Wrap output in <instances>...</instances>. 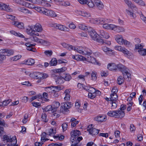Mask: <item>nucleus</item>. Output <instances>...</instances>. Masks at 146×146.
I'll list each match as a JSON object with an SVG mask.
<instances>
[{
  "mask_svg": "<svg viewBox=\"0 0 146 146\" xmlns=\"http://www.w3.org/2000/svg\"><path fill=\"white\" fill-rule=\"evenodd\" d=\"M64 78L58 76L56 78V82L57 84H61L64 83Z\"/></svg>",
  "mask_w": 146,
  "mask_h": 146,
  "instance_id": "obj_27",
  "label": "nucleus"
},
{
  "mask_svg": "<svg viewBox=\"0 0 146 146\" xmlns=\"http://www.w3.org/2000/svg\"><path fill=\"white\" fill-rule=\"evenodd\" d=\"M42 120V121L46 122L48 121L46 119V115L44 113H42L41 116Z\"/></svg>",
  "mask_w": 146,
  "mask_h": 146,
  "instance_id": "obj_51",
  "label": "nucleus"
},
{
  "mask_svg": "<svg viewBox=\"0 0 146 146\" xmlns=\"http://www.w3.org/2000/svg\"><path fill=\"white\" fill-rule=\"evenodd\" d=\"M21 57V55H15L11 58V60L13 61H17L20 59Z\"/></svg>",
  "mask_w": 146,
  "mask_h": 146,
  "instance_id": "obj_54",
  "label": "nucleus"
},
{
  "mask_svg": "<svg viewBox=\"0 0 146 146\" xmlns=\"http://www.w3.org/2000/svg\"><path fill=\"white\" fill-rule=\"evenodd\" d=\"M62 143H52L49 144L48 146H62Z\"/></svg>",
  "mask_w": 146,
  "mask_h": 146,
  "instance_id": "obj_64",
  "label": "nucleus"
},
{
  "mask_svg": "<svg viewBox=\"0 0 146 146\" xmlns=\"http://www.w3.org/2000/svg\"><path fill=\"white\" fill-rule=\"evenodd\" d=\"M57 63V61L56 58H53L50 61L49 64L51 66H55Z\"/></svg>",
  "mask_w": 146,
  "mask_h": 146,
  "instance_id": "obj_40",
  "label": "nucleus"
},
{
  "mask_svg": "<svg viewBox=\"0 0 146 146\" xmlns=\"http://www.w3.org/2000/svg\"><path fill=\"white\" fill-rule=\"evenodd\" d=\"M88 32L92 39L95 40L97 38V35H98L96 32L91 27H89Z\"/></svg>",
  "mask_w": 146,
  "mask_h": 146,
  "instance_id": "obj_8",
  "label": "nucleus"
},
{
  "mask_svg": "<svg viewBox=\"0 0 146 146\" xmlns=\"http://www.w3.org/2000/svg\"><path fill=\"white\" fill-rule=\"evenodd\" d=\"M115 48L116 50L122 52L124 54L128 55L130 54L129 52L125 48H122L120 46H115Z\"/></svg>",
  "mask_w": 146,
  "mask_h": 146,
  "instance_id": "obj_11",
  "label": "nucleus"
},
{
  "mask_svg": "<svg viewBox=\"0 0 146 146\" xmlns=\"http://www.w3.org/2000/svg\"><path fill=\"white\" fill-rule=\"evenodd\" d=\"M96 6L97 8L101 10L102 9L104 5L100 1V0H94Z\"/></svg>",
  "mask_w": 146,
  "mask_h": 146,
  "instance_id": "obj_13",
  "label": "nucleus"
},
{
  "mask_svg": "<svg viewBox=\"0 0 146 146\" xmlns=\"http://www.w3.org/2000/svg\"><path fill=\"white\" fill-rule=\"evenodd\" d=\"M72 105L70 102H66L61 104V106L60 107V111L64 114H67L68 113V110L71 107Z\"/></svg>",
  "mask_w": 146,
  "mask_h": 146,
  "instance_id": "obj_4",
  "label": "nucleus"
},
{
  "mask_svg": "<svg viewBox=\"0 0 146 146\" xmlns=\"http://www.w3.org/2000/svg\"><path fill=\"white\" fill-rule=\"evenodd\" d=\"M0 10H4L7 12L12 11V9L8 5L3 3H0Z\"/></svg>",
  "mask_w": 146,
  "mask_h": 146,
  "instance_id": "obj_10",
  "label": "nucleus"
},
{
  "mask_svg": "<svg viewBox=\"0 0 146 146\" xmlns=\"http://www.w3.org/2000/svg\"><path fill=\"white\" fill-rule=\"evenodd\" d=\"M3 141L4 143L12 142L10 144H8L7 146H18V145H16L17 143V140L15 136L11 138L7 135H5L3 136Z\"/></svg>",
  "mask_w": 146,
  "mask_h": 146,
  "instance_id": "obj_3",
  "label": "nucleus"
},
{
  "mask_svg": "<svg viewBox=\"0 0 146 146\" xmlns=\"http://www.w3.org/2000/svg\"><path fill=\"white\" fill-rule=\"evenodd\" d=\"M46 134L45 132H43L42 133L41 135V140L42 142L48 140L47 138H46Z\"/></svg>",
  "mask_w": 146,
  "mask_h": 146,
  "instance_id": "obj_42",
  "label": "nucleus"
},
{
  "mask_svg": "<svg viewBox=\"0 0 146 146\" xmlns=\"http://www.w3.org/2000/svg\"><path fill=\"white\" fill-rule=\"evenodd\" d=\"M10 32L12 34H13L16 36H19V37L24 38V36L22 34L20 33H18L16 31H10Z\"/></svg>",
  "mask_w": 146,
  "mask_h": 146,
  "instance_id": "obj_35",
  "label": "nucleus"
},
{
  "mask_svg": "<svg viewBox=\"0 0 146 146\" xmlns=\"http://www.w3.org/2000/svg\"><path fill=\"white\" fill-rule=\"evenodd\" d=\"M117 111H110L108 113L107 115L110 116L117 118Z\"/></svg>",
  "mask_w": 146,
  "mask_h": 146,
  "instance_id": "obj_31",
  "label": "nucleus"
},
{
  "mask_svg": "<svg viewBox=\"0 0 146 146\" xmlns=\"http://www.w3.org/2000/svg\"><path fill=\"white\" fill-rule=\"evenodd\" d=\"M11 101L10 99L4 101L2 104V106L4 107L7 106Z\"/></svg>",
  "mask_w": 146,
  "mask_h": 146,
  "instance_id": "obj_46",
  "label": "nucleus"
},
{
  "mask_svg": "<svg viewBox=\"0 0 146 146\" xmlns=\"http://www.w3.org/2000/svg\"><path fill=\"white\" fill-rule=\"evenodd\" d=\"M81 134L80 131L78 130H73L70 132L71 137L70 141L72 142L74 141H77V139L78 138L82 137L81 136H79Z\"/></svg>",
  "mask_w": 146,
  "mask_h": 146,
  "instance_id": "obj_5",
  "label": "nucleus"
},
{
  "mask_svg": "<svg viewBox=\"0 0 146 146\" xmlns=\"http://www.w3.org/2000/svg\"><path fill=\"white\" fill-rule=\"evenodd\" d=\"M37 79H44L48 77V75L45 73L38 72Z\"/></svg>",
  "mask_w": 146,
  "mask_h": 146,
  "instance_id": "obj_14",
  "label": "nucleus"
},
{
  "mask_svg": "<svg viewBox=\"0 0 146 146\" xmlns=\"http://www.w3.org/2000/svg\"><path fill=\"white\" fill-rule=\"evenodd\" d=\"M86 56L85 57H84L82 55H72V58L77 61L86 60L93 64H97L96 59L94 57L90 55Z\"/></svg>",
  "mask_w": 146,
  "mask_h": 146,
  "instance_id": "obj_2",
  "label": "nucleus"
},
{
  "mask_svg": "<svg viewBox=\"0 0 146 146\" xmlns=\"http://www.w3.org/2000/svg\"><path fill=\"white\" fill-rule=\"evenodd\" d=\"M123 39L121 35H117L116 36V40L118 43L121 45L123 44Z\"/></svg>",
  "mask_w": 146,
  "mask_h": 146,
  "instance_id": "obj_25",
  "label": "nucleus"
},
{
  "mask_svg": "<svg viewBox=\"0 0 146 146\" xmlns=\"http://www.w3.org/2000/svg\"><path fill=\"white\" fill-rule=\"evenodd\" d=\"M56 133L55 130H54V129H50L48 131L49 135L50 136H52L53 134H54Z\"/></svg>",
  "mask_w": 146,
  "mask_h": 146,
  "instance_id": "obj_59",
  "label": "nucleus"
},
{
  "mask_svg": "<svg viewBox=\"0 0 146 146\" xmlns=\"http://www.w3.org/2000/svg\"><path fill=\"white\" fill-rule=\"evenodd\" d=\"M44 14L46 15L52 17H55L57 16L56 13L53 11L46 9H45Z\"/></svg>",
  "mask_w": 146,
  "mask_h": 146,
  "instance_id": "obj_9",
  "label": "nucleus"
},
{
  "mask_svg": "<svg viewBox=\"0 0 146 146\" xmlns=\"http://www.w3.org/2000/svg\"><path fill=\"white\" fill-rule=\"evenodd\" d=\"M28 115L27 114H25L24 116V119H23L22 122L24 123H25L27 122V119L28 118Z\"/></svg>",
  "mask_w": 146,
  "mask_h": 146,
  "instance_id": "obj_62",
  "label": "nucleus"
},
{
  "mask_svg": "<svg viewBox=\"0 0 146 146\" xmlns=\"http://www.w3.org/2000/svg\"><path fill=\"white\" fill-rule=\"evenodd\" d=\"M138 52L140 55H146V48H143L141 50H138Z\"/></svg>",
  "mask_w": 146,
  "mask_h": 146,
  "instance_id": "obj_44",
  "label": "nucleus"
},
{
  "mask_svg": "<svg viewBox=\"0 0 146 146\" xmlns=\"http://www.w3.org/2000/svg\"><path fill=\"white\" fill-rule=\"evenodd\" d=\"M94 119L96 121L102 122L106 120V116L104 115H100L95 117Z\"/></svg>",
  "mask_w": 146,
  "mask_h": 146,
  "instance_id": "obj_22",
  "label": "nucleus"
},
{
  "mask_svg": "<svg viewBox=\"0 0 146 146\" xmlns=\"http://www.w3.org/2000/svg\"><path fill=\"white\" fill-rule=\"evenodd\" d=\"M66 70V68L64 67H63L61 68L57 69L56 70V72L57 73H60Z\"/></svg>",
  "mask_w": 146,
  "mask_h": 146,
  "instance_id": "obj_48",
  "label": "nucleus"
},
{
  "mask_svg": "<svg viewBox=\"0 0 146 146\" xmlns=\"http://www.w3.org/2000/svg\"><path fill=\"white\" fill-rule=\"evenodd\" d=\"M103 18H100L98 19H93L90 20V22L91 23L98 24L100 23H102L103 22Z\"/></svg>",
  "mask_w": 146,
  "mask_h": 146,
  "instance_id": "obj_21",
  "label": "nucleus"
},
{
  "mask_svg": "<svg viewBox=\"0 0 146 146\" xmlns=\"http://www.w3.org/2000/svg\"><path fill=\"white\" fill-rule=\"evenodd\" d=\"M71 79V77L69 74H66L64 78V80H65L66 81H69Z\"/></svg>",
  "mask_w": 146,
  "mask_h": 146,
  "instance_id": "obj_60",
  "label": "nucleus"
},
{
  "mask_svg": "<svg viewBox=\"0 0 146 146\" xmlns=\"http://www.w3.org/2000/svg\"><path fill=\"white\" fill-rule=\"evenodd\" d=\"M61 44L64 48L69 50H74L80 54H83V55H90L93 54L92 52L88 48H83L81 47L77 48L65 42L61 43Z\"/></svg>",
  "mask_w": 146,
  "mask_h": 146,
  "instance_id": "obj_1",
  "label": "nucleus"
},
{
  "mask_svg": "<svg viewBox=\"0 0 146 146\" xmlns=\"http://www.w3.org/2000/svg\"><path fill=\"white\" fill-rule=\"evenodd\" d=\"M33 41L37 42L39 43H43L45 42L44 40L41 39H39L35 36H33L30 38Z\"/></svg>",
  "mask_w": 146,
  "mask_h": 146,
  "instance_id": "obj_18",
  "label": "nucleus"
},
{
  "mask_svg": "<svg viewBox=\"0 0 146 146\" xmlns=\"http://www.w3.org/2000/svg\"><path fill=\"white\" fill-rule=\"evenodd\" d=\"M44 110L46 111H53L52 108L51 106H48L45 108Z\"/></svg>",
  "mask_w": 146,
  "mask_h": 146,
  "instance_id": "obj_57",
  "label": "nucleus"
},
{
  "mask_svg": "<svg viewBox=\"0 0 146 146\" xmlns=\"http://www.w3.org/2000/svg\"><path fill=\"white\" fill-rule=\"evenodd\" d=\"M102 48L104 51L107 52L106 54H108V53L111 54H114V52H113V50H112L110 48H108L105 46H102Z\"/></svg>",
  "mask_w": 146,
  "mask_h": 146,
  "instance_id": "obj_23",
  "label": "nucleus"
},
{
  "mask_svg": "<svg viewBox=\"0 0 146 146\" xmlns=\"http://www.w3.org/2000/svg\"><path fill=\"white\" fill-rule=\"evenodd\" d=\"M45 8L44 7H38L37 11L40 13L44 14Z\"/></svg>",
  "mask_w": 146,
  "mask_h": 146,
  "instance_id": "obj_61",
  "label": "nucleus"
},
{
  "mask_svg": "<svg viewBox=\"0 0 146 146\" xmlns=\"http://www.w3.org/2000/svg\"><path fill=\"white\" fill-rule=\"evenodd\" d=\"M126 11L127 14L130 16L131 19H135L136 17V15L135 13L127 10Z\"/></svg>",
  "mask_w": 146,
  "mask_h": 146,
  "instance_id": "obj_36",
  "label": "nucleus"
},
{
  "mask_svg": "<svg viewBox=\"0 0 146 146\" xmlns=\"http://www.w3.org/2000/svg\"><path fill=\"white\" fill-rule=\"evenodd\" d=\"M135 3L138 4L139 5L142 6H145L144 2L142 0H132Z\"/></svg>",
  "mask_w": 146,
  "mask_h": 146,
  "instance_id": "obj_49",
  "label": "nucleus"
},
{
  "mask_svg": "<svg viewBox=\"0 0 146 146\" xmlns=\"http://www.w3.org/2000/svg\"><path fill=\"white\" fill-rule=\"evenodd\" d=\"M128 70H129L128 68H127L126 69V70H125L124 71V74L123 75V76H124L126 74V75L127 76V78H130L131 75L128 72Z\"/></svg>",
  "mask_w": 146,
  "mask_h": 146,
  "instance_id": "obj_56",
  "label": "nucleus"
},
{
  "mask_svg": "<svg viewBox=\"0 0 146 146\" xmlns=\"http://www.w3.org/2000/svg\"><path fill=\"white\" fill-rule=\"evenodd\" d=\"M78 27L80 29L88 31L89 29V28L84 25L79 24L78 25Z\"/></svg>",
  "mask_w": 146,
  "mask_h": 146,
  "instance_id": "obj_37",
  "label": "nucleus"
},
{
  "mask_svg": "<svg viewBox=\"0 0 146 146\" xmlns=\"http://www.w3.org/2000/svg\"><path fill=\"white\" fill-rule=\"evenodd\" d=\"M109 103H110V104H111V108L112 109H114L117 107V105L116 101H110V102Z\"/></svg>",
  "mask_w": 146,
  "mask_h": 146,
  "instance_id": "obj_47",
  "label": "nucleus"
},
{
  "mask_svg": "<svg viewBox=\"0 0 146 146\" xmlns=\"http://www.w3.org/2000/svg\"><path fill=\"white\" fill-rule=\"evenodd\" d=\"M87 130L89 133L92 135L98 134L99 131L98 129L93 127L88 129Z\"/></svg>",
  "mask_w": 146,
  "mask_h": 146,
  "instance_id": "obj_16",
  "label": "nucleus"
},
{
  "mask_svg": "<svg viewBox=\"0 0 146 146\" xmlns=\"http://www.w3.org/2000/svg\"><path fill=\"white\" fill-rule=\"evenodd\" d=\"M79 14L81 15L88 17L91 16V14L88 12L85 11H80L79 12Z\"/></svg>",
  "mask_w": 146,
  "mask_h": 146,
  "instance_id": "obj_33",
  "label": "nucleus"
},
{
  "mask_svg": "<svg viewBox=\"0 0 146 146\" xmlns=\"http://www.w3.org/2000/svg\"><path fill=\"white\" fill-rule=\"evenodd\" d=\"M117 118H122L125 115L124 111L122 110H119V109L117 111Z\"/></svg>",
  "mask_w": 146,
  "mask_h": 146,
  "instance_id": "obj_19",
  "label": "nucleus"
},
{
  "mask_svg": "<svg viewBox=\"0 0 146 146\" xmlns=\"http://www.w3.org/2000/svg\"><path fill=\"white\" fill-rule=\"evenodd\" d=\"M123 77L120 76L117 79V83L120 85L123 82Z\"/></svg>",
  "mask_w": 146,
  "mask_h": 146,
  "instance_id": "obj_41",
  "label": "nucleus"
},
{
  "mask_svg": "<svg viewBox=\"0 0 146 146\" xmlns=\"http://www.w3.org/2000/svg\"><path fill=\"white\" fill-rule=\"evenodd\" d=\"M83 139L82 138L79 137L78 138L77 141H74L72 142V141H70L72 143V144L71 146H80V145L78 144L80 141L82 140Z\"/></svg>",
  "mask_w": 146,
  "mask_h": 146,
  "instance_id": "obj_30",
  "label": "nucleus"
},
{
  "mask_svg": "<svg viewBox=\"0 0 146 146\" xmlns=\"http://www.w3.org/2000/svg\"><path fill=\"white\" fill-rule=\"evenodd\" d=\"M96 73L94 71L92 72L91 74L92 79L93 80L95 81L97 79Z\"/></svg>",
  "mask_w": 146,
  "mask_h": 146,
  "instance_id": "obj_53",
  "label": "nucleus"
},
{
  "mask_svg": "<svg viewBox=\"0 0 146 146\" xmlns=\"http://www.w3.org/2000/svg\"><path fill=\"white\" fill-rule=\"evenodd\" d=\"M102 23H100L103 25V27L106 29L113 30L115 27V25L113 24H108L109 20L108 19L103 18Z\"/></svg>",
  "mask_w": 146,
  "mask_h": 146,
  "instance_id": "obj_6",
  "label": "nucleus"
},
{
  "mask_svg": "<svg viewBox=\"0 0 146 146\" xmlns=\"http://www.w3.org/2000/svg\"><path fill=\"white\" fill-rule=\"evenodd\" d=\"M50 25L52 27L58 29L62 31H68L69 30V29L68 28L61 25L52 23Z\"/></svg>",
  "mask_w": 146,
  "mask_h": 146,
  "instance_id": "obj_7",
  "label": "nucleus"
},
{
  "mask_svg": "<svg viewBox=\"0 0 146 146\" xmlns=\"http://www.w3.org/2000/svg\"><path fill=\"white\" fill-rule=\"evenodd\" d=\"M25 64L28 65H32L35 63L34 60L32 58H29L24 61Z\"/></svg>",
  "mask_w": 146,
  "mask_h": 146,
  "instance_id": "obj_34",
  "label": "nucleus"
},
{
  "mask_svg": "<svg viewBox=\"0 0 146 146\" xmlns=\"http://www.w3.org/2000/svg\"><path fill=\"white\" fill-rule=\"evenodd\" d=\"M45 90L49 93H54L55 91L53 86L47 87L45 88Z\"/></svg>",
  "mask_w": 146,
  "mask_h": 146,
  "instance_id": "obj_32",
  "label": "nucleus"
},
{
  "mask_svg": "<svg viewBox=\"0 0 146 146\" xmlns=\"http://www.w3.org/2000/svg\"><path fill=\"white\" fill-rule=\"evenodd\" d=\"M33 26H31L29 27V29H27V31L28 32V33L31 36L36 35L37 36H39V34L37 32V31L33 30Z\"/></svg>",
  "mask_w": 146,
  "mask_h": 146,
  "instance_id": "obj_12",
  "label": "nucleus"
},
{
  "mask_svg": "<svg viewBox=\"0 0 146 146\" xmlns=\"http://www.w3.org/2000/svg\"><path fill=\"white\" fill-rule=\"evenodd\" d=\"M127 68L121 64H119L117 65V70L118 69L120 71L122 72L123 74H124V71L126 70Z\"/></svg>",
  "mask_w": 146,
  "mask_h": 146,
  "instance_id": "obj_15",
  "label": "nucleus"
},
{
  "mask_svg": "<svg viewBox=\"0 0 146 146\" xmlns=\"http://www.w3.org/2000/svg\"><path fill=\"white\" fill-rule=\"evenodd\" d=\"M95 40H96L97 42H99L102 44L105 43L106 44H107L109 45L111 44V42L110 41L108 42H106V41H105L103 39H101L100 37H99L98 38H97Z\"/></svg>",
  "mask_w": 146,
  "mask_h": 146,
  "instance_id": "obj_28",
  "label": "nucleus"
},
{
  "mask_svg": "<svg viewBox=\"0 0 146 146\" xmlns=\"http://www.w3.org/2000/svg\"><path fill=\"white\" fill-rule=\"evenodd\" d=\"M60 103L57 101H54L53 103L52 106V108L53 112L55 111L60 106Z\"/></svg>",
  "mask_w": 146,
  "mask_h": 146,
  "instance_id": "obj_20",
  "label": "nucleus"
},
{
  "mask_svg": "<svg viewBox=\"0 0 146 146\" xmlns=\"http://www.w3.org/2000/svg\"><path fill=\"white\" fill-rule=\"evenodd\" d=\"M53 86V88H54V90L55 92H58L61 90L62 89V88L60 86Z\"/></svg>",
  "mask_w": 146,
  "mask_h": 146,
  "instance_id": "obj_63",
  "label": "nucleus"
},
{
  "mask_svg": "<svg viewBox=\"0 0 146 146\" xmlns=\"http://www.w3.org/2000/svg\"><path fill=\"white\" fill-rule=\"evenodd\" d=\"M107 68L110 70L116 71L117 65L114 63H109L108 65Z\"/></svg>",
  "mask_w": 146,
  "mask_h": 146,
  "instance_id": "obj_17",
  "label": "nucleus"
},
{
  "mask_svg": "<svg viewBox=\"0 0 146 146\" xmlns=\"http://www.w3.org/2000/svg\"><path fill=\"white\" fill-rule=\"evenodd\" d=\"M19 10L21 12L25 14H28L29 13V11L24 7L19 8Z\"/></svg>",
  "mask_w": 146,
  "mask_h": 146,
  "instance_id": "obj_43",
  "label": "nucleus"
},
{
  "mask_svg": "<svg viewBox=\"0 0 146 146\" xmlns=\"http://www.w3.org/2000/svg\"><path fill=\"white\" fill-rule=\"evenodd\" d=\"M96 97L95 93L89 92L88 95V97L91 99H93Z\"/></svg>",
  "mask_w": 146,
  "mask_h": 146,
  "instance_id": "obj_52",
  "label": "nucleus"
},
{
  "mask_svg": "<svg viewBox=\"0 0 146 146\" xmlns=\"http://www.w3.org/2000/svg\"><path fill=\"white\" fill-rule=\"evenodd\" d=\"M5 52L10 55H13L14 53V51L13 50L10 49H3L0 50V53H3Z\"/></svg>",
  "mask_w": 146,
  "mask_h": 146,
  "instance_id": "obj_24",
  "label": "nucleus"
},
{
  "mask_svg": "<svg viewBox=\"0 0 146 146\" xmlns=\"http://www.w3.org/2000/svg\"><path fill=\"white\" fill-rule=\"evenodd\" d=\"M135 48L136 49L141 50L143 48V46L141 44H136L135 45Z\"/></svg>",
  "mask_w": 146,
  "mask_h": 146,
  "instance_id": "obj_55",
  "label": "nucleus"
},
{
  "mask_svg": "<svg viewBox=\"0 0 146 146\" xmlns=\"http://www.w3.org/2000/svg\"><path fill=\"white\" fill-rule=\"evenodd\" d=\"M111 98L110 101H116L118 99V96L117 94H112L110 95Z\"/></svg>",
  "mask_w": 146,
  "mask_h": 146,
  "instance_id": "obj_39",
  "label": "nucleus"
},
{
  "mask_svg": "<svg viewBox=\"0 0 146 146\" xmlns=\"http://www.w3.org/2000/svg\"><path fill=\"white\" fill-rule=\"evenodd\" d=\"M37 74L38 72H33V73L30 74V76L33 78L37 79Z\"/></svg>",
  "mask_w": 146,
  "mask_h": 146,
  "instance_id": "obj_58",
  "label": "nucleus"
},
{
  "mask_svg": "<svg viewBox=\"0 0 146 146\" xmlns=\"http://www.w3.org/2000/svg\"><path fill=\"white\" fill-rule=\"evenodd\" d=\"M85 4H87L88 6L90 7L93 8L95 5V3L93 2V0L88 1H86Z\"/></svg>",
  "mask_w": 146,
  "mask_h": 146,
  "instance_id": "obj_38",
  "label": "nucleus"
},
{
  "mask_svg": "<svg viewBox=\"0 0 146 146\" xmlns=\"http://www.w3.org/2000/svg\"><path fill=\"white\" fill-rule=\"evenodd\" d=\"M34 28L35 30L38 32H40L42 31V28L41 25L39 23L36 24L34 26Z\"/></svg>",
  "mask_w": 146,
  "mask_h": 146,
  "instance_id": "obj_29",
  "label": "nucleus"
},
{
  "mask_svg": "<svg viewBox=\"0 0 146 146\" xmlns=\"http://www.w3.org/2000/svg\"><path fill=\"white\" fill-rule=\"evenodd\" d=\"M70 91L69 90H65L64 95L65 96L64 97V99L66 101L69 100L70 98V96L69 95Z\"/></svg>",
  "mask_w": 146,
  "mask_h": 146,
  "instance_id": "obj_26",
  "label": "nucleus"
},
{
  "mask_svg": "<svg viewBox=\"0 0 146 146\" xmlns=\"http://www.w3.org/2000/svg\"><path fill=\"white\" fill-rule=\"evenodd\" d=\"M43 100H44V101L46 102L48 101L49 100L47 99L48 97V94L46 92H44L42 94Z\"/></svg>",
  "mask_w": 146,
  "mask_h": 146,
  "instance_id": "obj_45",
  "label": "nucleus"
},
{
  "mask_svg": "<svg viewBox=\"0 0 146 146\" xmlns=\"http://www.w3.org/2000/svg\"><path fill=\"white\" fill-rule=\"evenodd\" d=\"M114 30H117L119 32H123L124 31V29L122 27H120L115 25V27Z\"/></svg>",
  "mask_w": 146,
  "mask_h": 146,
  "instance_id": "obj_50",
  "label": "nucleus"
}]
</instances>
